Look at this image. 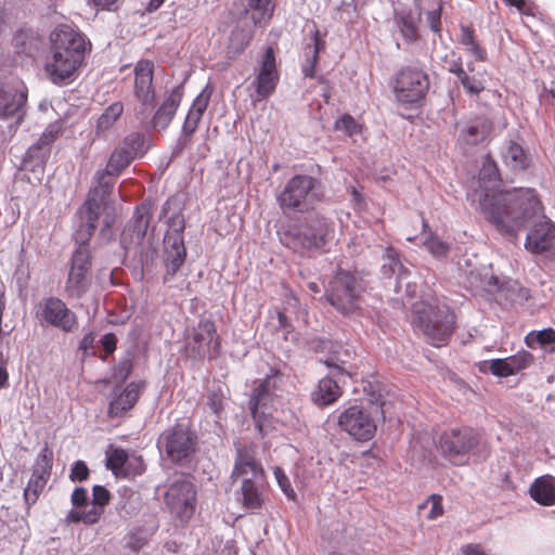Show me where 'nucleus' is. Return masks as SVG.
Instances as JSON below:
<instances>
[{"label":"nucleus","instance_id":"nucleus-1","mask_svg":"<svg viewBox=\"0 0 555 555\" xmlns=\"http://www.w3.org/2000/svg\"><path fill=\"white\" fill-rule=\"evenodd\" d=\"M478 183L482 190L479 197L480 209L486 219L502 233L515 234L542 210V203L535 190H501L500 169L491 153L482 157Z\"/></svg>","mask_w":555,"mask_h":555},{"label":"nucleus","instance_id":"nucleus-2","mask_svg":"<svg viewBox=\"0 0 555 555\" xmlns=\"http://www.w3.org/2000/svg\"><path fill=\"white\" fill-rule=\"evenodd\" d=\"M51 56L44 63L49 80L59 87L72 83L78 76L91 43L69 25H59L50 35Z\"/></svg>","mask_w":555,"mask_h":555},{"label":"nucleus","instance_id":"nucleus-3","mask_svg":"<svg viewBox=\"0 0 555 555\" xmlns=\"http://www.w3.org/2000/svg\"><path fill=\"white\" fill-rule=\"evenodd\" d=\"M333 233V220L314 211L282 228L279 236L283 246L302 258H311L326 251V245Z\"/></svg>","mask_w":555,"mask_h":555},{"label":"nucleus","instance_id":"nucleus-4","mask_svg":"<svg viewBox=\"0 0 555 555\" xmlns=\"http://www.w3.org/2000/svg\"><path fill=\"white\" fill-rule=\"evenodd\" d=\"M410 320L414 332L435 348L447 346L456 327L455 314L447 305L428 300L413 304Z\"/></svg>","mask_w":555,"mask_h":555},{"label":"nucleus","instance_id":"nucleus-5","mask_svg":"<svg viewBox=\"0 0 555 555\" xmlns=\"http://www.w3.org/2000/svg\"><path fill=\"white\" fill-rule=\"evenodd\" d=\"M103 206L96 195V190L88 191L82 204L73 217L72 238L75 245L90 247V241L98 231L99 240L109 242L114 236L113 219L102 218Z\"/></svg>","mask_w":555,"mask_h":555},{"label":"nucleus","instance_id":"nucleus-6","mask_svg":"<svg viewBox=\"0 0 555 555\" xmlns=\"http://www.w3.org/2000/svg\"><path fill=\"white\" fill-rule=\"evenodd\" d=\"M366 291L362 272L338 268L328 283L326 301L344 317H352L360 310V298Z\"/></svg>","mask_w":555,"mask_h":555},{"label":"nucleus","instance_id":"nucleus-7","mask_svg":"<svg viewBox=\"0 0 555 555\" xmlns=\"http://www.w3.org/2000/svg\"><path fill=\"white\" fill-rule=\"evenodd\" d=\"M319 179L310 175H295L276 195V203L283 212H304L319 199Z\"/></svg>","mask_w":555,"mask_h":555},{"label":"nucleus","instance_id":"nucleus-8","mask_svg":"<svg viewBox=\"0 0 555 555\" xmlns=\"http://www.w3.org/2000/svg\"><path fill=\"white\" fill-rule=\"evenodd\" d=\"M480 440L479 431L472 427H452L439 435L437 450L451 464L463 465L479 447Z\"/></svg>","mask_w":555,"mask_h":555},{"label":"nucleus","instance_id":"nucleus-9","mask_svg":"<svg viewBox=\"0 0 555 555\" xmlns=\"http://www.w3.org/2000/svg\"><path fill=\"white\" fill-rule=\"evenodd\" d=\"M429 87V76L424 69L404 66L397 72L392 89L399 104L405 108H420L423 106Z\"/></svg>","mask_w":555,"mask_h":555},{"label":"nucleus","instance_id":"nucleus-10","mask_svg":"<svg viewBox=\"0 0 555 555\" xmlns=\"http://www.w3.org/2000/svg\"><path fill=\"white\" fill-rule=\"evenodd\" d=\"M157 447L173 464L190 462L198 449V436L189 425L177 423L164 430Z\"/></svg>","mask_w":555,"mask_h":555},{"label":"nucleus","instance_id":"nucleus-11","mask_svg":"<svg viewBox=\"0 0 555 555\" xmlns=\"http://www.w3.org/2000/svg\"><path fill=\"white\" fill-rule=\"evenodd\" d=\"M279 371L271 369V373L254 388L249 398L248 408L255 423V428L261 435L267 436L273 428V416L271 409L274 402V389Z\"/></svg>","mask_w":555,"mask_h":555},{"label":"nucleus","instance_id":"nucleus-12","mask_svg":"<svg viewBox=\"0 0 555 555\" xmlns=\"http://www.w3.org/2000/svg\"><path fill=\"white\" fill-rule=\"evenodd\" d=\"M163 496L169 514L180 524H188L197 505L196 486L190 479L179 477L168 483Z\"/></svg>","mask_w":555,"mask_h":555},{"label":"nucleus","instance_id":"nucleus-13","mask_svg":"<svg viewBox=\"0 0 555 555\" xmlns=\"http://www.w3.org/2000/svg\"><path fill=\"white\" fill-rule=\"evenodd\" d=\"M35 318L43 328H55L62 333H74L79 327L78 317L60 297L44 296L35 307Z\"/></svg>","mask_w":555,"mask_h":555},{"label":"nucleus","instance_id":"nucleus-14","mask_svg":"<svg viewBox=\"0 0 555 555\" xmlns=\"http://www.w3.org/2000/svg\"><path fill=\"white\" fill-rule=\"evenodd\" d=\"M92 261L90 247L75 245L64 287L68 298L81 299L89 292L92 284Z\"/></svg>","mask_w":555,"mask_h":555},{"label":"nucleus","instance_id":"nucleus-15","mask_svg":"<svg viewBox=\"0 0 555 555\" xmlns=\"http://www.w3.org/2000/svg\"><path fill=\"white\" fill-rule=\"evenodd\" d=\"M168 227L170 230L164 235L163 253L165 280L173 278L186 258V247L184 245L185 220L183 215H171L168 218Z\"/></svg>","mask_w":555,"mask_h":555},{"label":"nucleus","instance_id":"nucleus-16","mask_svg":"<svg viewBox=\"0 0 555 555\" xmlns=\"http://www.w3.org/2000/svg\"><path fill=\"white\" fill-rule=\"evenodd\" d=\"M337 426L352 440L367 442L372 440L377 430L376 421L371 411L364 405L353 403L339 410Z\"/></svg>","mask_w":555,"mask_h":555},{"label":"nucleus","instance_id":"nucleus-17","mask_svg":"<svg viewBox=\"0 0 555 555\" xmlns=\"http://www.w3.org/2000/svg\"><path fill=\"white\" fill-rule=\"evenodd\" d=\"M152 216V204L147 202L140 203L135 207L131 219L125 225L119 240L120 247L124 249L125 255L132 246L139 249L138 262L142 269L146 262V255L142 244L150 228Z\"/></svg>","mask_w":555,"mask_h":555},{"label":"nucleus","instance_id":"nucleus-18","mask_svg":"<svg viewBox=\"0 0 555 555\" xmlns=\"http://www.w3.org/2000/svg\"><path fill=\"white\" fill-rule=\"evenodd\" d=\"M61 127L54 122L50 124L38 140L31 144L21 162V169L34 173H43L46 164L51 154L52 144L59 138Z\"/></svg>","mask_w":555,"mask_h":555},{"label":"nucleus","instance_id":"nucleus-19","mask_svg":"<svg viewBox=\"0 0 555 555\" xmlns=\"http://www.w3.org/2000/svg\"><path fill=\"white\" fill-rule=\"evenodd\" d=\"M154 62L142 59L137 62L133 68L134 87L133 94L140 103L137 116L141 120L147 117V111L155 106L156 91L153 86Z\"/></svg>","mask_w":555,"mask_h":555},{"label":"nucleus","instance_id":"nucleus-20","mask_svg":"<svg viewBox=\"0 0 555 555\" xmlns=\"http://www.w3.org/2000/svg\"><path fill=\"white\" fill-rule=\"evenodd\" d=\"M191 357L201 361L208 357L209 360L216 359L220 354L221 338L217 334V327L211 319H201L197 331L189 344Z\"/></svg>","mask_w":555,"mask_h":555},{"label":"nucleus","instance_id":"nucleus-21","mask_svg":"<svg viewBox=\"0 0 555 555\" xmlns=\"http://www.w3.org/2000/svg\"><path fill=\"white\" fill-rule=\"evenodd\" d=\"M184 82L172 87L165 95L160 105L155 109L151 119L149 120L147 128L154 131H163L168 128L175 118L177 111L181 104L184 94Z\"/></svg>","mask_w":555,"mask_h":555},{"label":"nucleus","instance_id":"nucleus-22","mask_svg":"<svg viewBox=\"0 0 555 555\" xmlns=\"http://www.w3.org/2000/svg\"><path fill=\"white\" fill-rule=\"evenodd\" d=\"M555 244V222L543 216V220L533 222L527 232L524 246L532 255L550 251Z\"/></svg>","mask_w":555,"mask_h":555},{"label":"nucleus","instance_id":"nucleus-23","mask_svg":"<svg viewBox=\"0 0 555 555\" xmlns=\"http://www.w3.org/2000/svg\"><path fill=\"white\" fill-rule=\"evenodd\" d=\"M111 501V492L105 486L94 485L92 487V499L91 506L85 513H79L78 511H69L66 515L67 524H79L83 522L85 525H94L100 521L102 515L104 514L105 506L108 505Z\"/></svg>","mask_w":555,"mask_h":555},{"label":"nucleus","instance_id":"nucleus-24","mask_svg":"<svg viewBox=\"0 0 555 555\" xmlns=\"http://www.w3.org/2000/svg\"><path fill=\"white\" fill-rule=\"evenodd\" d=\"M409 261L402 259L401 253L392 247L387 246L382 254L380 274L383 279L395 278V291L401 293L402 283L411 276L412 272Z\"/></svg>","mask_w":555,"mask_h":555},{"label":"nucleus","instance_id":"nucleus-25","mask_svg":"<svg viewBox=\"0 0 555 555\" xmlns=\"http://www.w3.org/2000/svg\"><path fill=\"white\" fill-rule=\"evenodd\" d=\"M43 46V37L31 28H20L12 38L14 54L26 63H33Z\"/></svg>","mask_w":555,"mask_h":555},{"label":"nucleus","instance_id":"nucleus-26","mask_svg":"<svg viewBox=\"0 0 555 555\" xmlns=\"http://www.w3.org/2000/svg\"><path fill=\"white\" fill-rule=\"evenodd\" d=\"M264 477H244L236 492V500L246 512L257 514L262 509L264 503L263 488Z\"/></svg>","mask_w":555,"mask_h":555},{"label":"nucleus","instance_id":"nucleus-27","mask_svg":"<svg viewBox=\"0 0 555 555\" xmlns=\"http://www.w3.org/2000/svg\"><path fill=\"white\" fill-rule=\"evenodd\" d=\"M27 102V91L24 86L17 88L15 86L5 85L0 88V118H16L21 121L25 113Z\"/></svg>","mask_w":555,"mask_h":555},{"label":"nucleus","instance_id":"nucleus-28","mask_svg":"<svg viewBox=\"0 0 555 555\" xmlns=\"http://www.w3.org/2000/svg\"><path fill=\"white\" fill-rule=\"evenodd\" d=\"M503 164L514 173H522L532 166V156L528 149L514 140H508L502 152Z\"/></svg>","mask_w":555,"mask_h":555},{"label":"nucleus","instance_id":"nucleus-29","mask_svg":"<svg viewBox=\"0 0 555 555\" xmlns=\"http://www.w3.org/2000/svg\"><path fill=\"white\" fill-rule=\"evenodd\" d=\"M144 382L129 383L115 398H113L107 408V416L111 418L121 417L130 411L138 402Z\"/></svg>","mask_w":555,"mask_h":555},{"label":"nucleus","instance_id":"nucleus-30","mask_svg":"<svg viewBox=\"0 0 555 555\" xmlns=\"http://www.w3.org/2000/svg\"><path fill=\"white\" fill-rule=\"evenodd\" d=\"M493 130V124L487 117H477L460 130L457 141L461 146H477L486 141Z\"/></svg>","mask_w":555,"mask_h":555},{"label":"nucleus","instance_id":"nucleus-31","mask_svg":"<svg viewBox=\"0 0 555 555\" xmlns=\"http://www.w3.org/2000/svg\"><path fill=\"white\" fill-rule=\"evenodd\" d=\"M529 495L539 505H555V477L543 475L535 478L529 488Z\"/></svg>","mask_w":555,"mask_h":555},{"label":"nucleus","instance_id":"nucleus-32","mask_svg":"<svg viewBox=\"0 0 555 555\" xmlns=\"http://www.w3.org/2000/svg\"><path fill=\"white\" fill-rule=\"evenodd\" d=\"M250 473V477H264V470L260 463L256 461L250 450L245 447H237L235 453L232 476L243 477Z\"/></svg>","mask_w":555,"mask_h":555},{"label":"nucleus","instance_id":"nucleus-33","mask_svg":"<svg viewBox=\"0 0 555 555\" xmlns=\"http://www.w3.org/2000/svg\"><path fill=\"white\" fill-rule=\"evenodd\" d=\"M340 396V386L330 377H323L311 392V400L318 406H327L333 404Z\"/></svg>","mask_w":555,"mask_h":555},{"label":"nucleus","instance_id":"nucleus-34","mask_svg":"<svg viewBox=\"0 0 555 555\" xmlns=\"http://www.w3.org/2000/svg\"><path fill=\"white\" fill-rule=\"evenodd\" d=\"M393 23L406 43H414L418 39V27L411 9L396 12Z\"/></svg>","mask_w":555,"mask_h":555},{"label":"nucleus","instance_id":"nucleus-35","mask_svg":"<svg viewBox=\"0 0 555 555\" xmlns=\"http://www.w3.org/2000/svg\"><path fill=\"white\" fill-rule=\"evenodd\" d=\"M459 43L465 47L476 61L485 62L488 59L487 50L476 40L473 27L463 24L460 26Z\"/></svg>","mask_w":555,"mask_h":555},{"label":"nucleus","instance_id":"nucleus-36","mask_svg":"<svg viewBox=\"0 0 555 555\" xmlns=\"http://www.w3.org/2000/svg\"><path fill=\"white\" fill-rule=\"evenodd\" d=\"M48 480L49 479L31 474L27 486L23 491V500L26 505L25 516L22 518L23 520H25V517L29 516L30 507L38 501L39 495L43 491Z\"/></svg>","mask_w":555,"mask_h":555},{"label":"nucleus","instance_id":"nucleus-37","mask_svg":"<svg viewBox=\"0 0 555 555\" xmlns=\"http://www.w3.org/2000/svg\"><path fill=\"white\" fill-rule=\"evenodd\" d=\"M344 542V526L338 521L331 524L321 534L322 550H343Z\"/></svg>","mask_w":555,"mask_h":555},{"label":"nucleus","instance_id":"nucleus-38","mask_svg":"<svg viewBox=\"0 0 555 555\" xmlns=\"http://www.w3.org/2000/svg\"><path fill=\"white\" fill-rule=\"evenodd\" d=\"M54 452L48 442L40 449L33 466L34 475L49 479L52 473Z\"/></svg>","mask_w":555,"mask_h":555},{"label":"nucleus","instance_id":"nucleus-39","mask_svg":"<svg viewBox=\"0 0 555 555\" xmlns=\"http://www.w3.org/2000/svg\"><path fill=\"white\" fill-rule=\"evenodd\" d=\"M106 467L115 476H122L124 472L129 468L130 455L128 451L122 448H112L106 451Z\"/></svg>","mask_w":555,"mask_h":555},{"label":"nucleus","instance_id":"nucleus-40","mask_svg":"<svg viewBox=\"0 0 555 555\" xmlns=\"http://www.w3.org/2000/svg\"><path fill=\"white\" fill-rule=\"evenodd\" d=\"M115 175H113L107 167L95 171L93 177L95 184L91 186L89 191H92L94 189L96 190V195L100 199V204H103L106 196L111 194L115 184Z\"/></svg>","mask_w":555,"mask_h":555},{"label":"nucleus","instance_id":"nucleus-41","mask_svg":"<svg viewBox=\"0 0 555 555\" xmlns=\"http://www.w3.org/2000/svg\"><path fill=\"white\" fill-rule=\"evenodd\" d=\"M426 230H428V234L423 244L427 250L437 259L447 257L451 248L450 244L442 241L438 234L431 232L429 224L423 219V231L425 232Z\"/></svg>","mask_w":555,"mask_h":555},{"label":"nucleus","instance_id":"nucleus-42","mask_svg":"<svg viewBox=\"0 0 555 555\" xmlns=\"http://www.w3.org/2000/svg\"><path fill=\"white\" fill-rule=\"evenodd\" d=\"M124 113V104L120 101L109 104L99 116L95 125L96 133L109 130Z\"/></svg>","mask_w":555,"mask_h":555},{"label":"nucleus","instance_id":"nucleus-43","mask_svg":"<svg viewBox=\"0 0 555 555\" xmlns=\"http://www.w3.org/2000/svg\"><path fill=\"white\" fill-rule=\"evenodd\" d=\"M118 146L121 147L127 155L132 158V160L144 156L147 151L145 146V137L140 132L129 133L122 139Z\"/></svg>","mask_w":555,"mask_h":555},{"label":"nucleus","instance_id":"nucleus-44","mask_svg":"<svg viewBox=\"0 0 555 555\" xmlns=\"http://www.w3.org/2000/svg\"><path fill=\"white\" fill-rule=\"evenodd\" d=\"M116 509L121 518H131L140 512V500L133 491L125 489L120 492V499Z\"/></svg>","mask_w":555,"mask_h":555},{"label":"nucleus","instance_id":"nucleus-45","mask_svg":"<svg viewBox=\"0 0 555 555\" xmlns=\"http://www.w3.org/2000/svg\"><path fill=\"white\" fill-rule=\"evenodd\" d=\"M384 391L385 387L379 382H363V393L366 397L367 402L371 405H374L376 408V413H379L383 417L384 416V405H385V399H384Z\"/></svg>","mask_w":555,"mask_h":555},{"label":"nucleus","instance_id":"nucleus-46","mask_svg":"<svg viewBox=\"0 0 555 555\" xmlns=\"http://www.w3.org/2000/svg\"><path fill=\"white\" fill-rule=\"evenodd\" d=\"M273 0H247L248 8L254 10L256 14L253 15L254 23L261 24L269 22L274 13Z\"/></svg>","mask_w":555,"mask_h":555},{"label":"nucleus","instance_id":"nucleus-47","mask_svg":"<svg viewBox=\"0 0 555 555\" xmlns=\"http://www.w3.org/2000/svg\"><path fill=\"white\" fill-rule=\"evenodd\" d=\"M279 79V73H258L256 77V93L260 98H268L275 90Z\"/></svg>","mask_w":555,"mask_h":555},{"label":"nucleus","instance_id":"nucleus-48","mask_svg":"<svg viewBox=\"0 0 555 555\" xmlns=\"http://www.w3.org/2000/svg\"><path fill=\"white\" fill-rule=\"evenodd\" d=\"M132 162V158L121 147L117 146L111 153L106 167L115 177H118Z\"/></svg>","mask_w":555,"mask_h":555},{"label":"nucleus","instance_id":"nucleus-49","mask_svg":"<svg viewBox=\"0 0 555 555\" xmlns=\"http://www.w3.org/2000/svg\"><path fill=\"white\" fill-rule=\"evenodd\" d=\"M509 301H516L518 299H528L529 289L521 286L516 280L506 278L500 293Z\"/></svg>","mask_w":555,"mask_h":555},{"label":"nucleus","instance_id":"nucleus-50","mask_svg":"<svg viewBox=\"0 0 555 555\" xmlns=\"http://www.w3.org/2000/svg\"><path fill=\"white\" fill-rule=\"evenodd\" d=\"M334 129L344 132L348 137H353L361 132L362 126L357 122L352 115L345 113L334 121Z\"/></svg>","mask_w":555,"mask_h":555},{"label":"nucleus","instance_id":"nucleus-51","mask_svg":"<svg viewBox=\"0 0 555 555\" xmlns=\"http://www.w3.org/2000/svg\"><path fill=\"white\" fill-rule=\"evenodd\" d=\"M133 370V361L128 353L126 357L119 359L118 363L112 369V379L116 384H124Z\"/></svg>","mask_w":555,"mask_h":555},{"label":"nucleus","instance_id":"nucleus-52","mask_svg":"<svg viewBox=\"0 0 555 555\" xmlns=\"http://www.w3.org/2000/svg\"><path fill=\"white\" fill-rule=\"evenodd\" d=\"M533 356L527 350H520L513 356L506 357L505 360L508 362V367L513 375L527 369L533 362Z\"/></svg>","mask_w":555,"mask_h":555},{"label":"nucleus","instance_id":"nucleus-53","mask_svg":"<svg viewBox=\"0 0 555 555\" xmlns=\"http://www.w3.org/2000/svg\"><path fill=\"white\" fill-rule=\"evenodd\" d=\"M211 96V90L206 86L193 100L188 114L202 119Z\"/></svg>","mask_w":555,"mask_h":555},{"label":"nucleus","instance_id":"nucleus-54","mask_svg":"<svg viewBox=\"0 0 555 555\" xmlns=\"http://www.w3.org/2000/svg\"><path fill=\"white\" fill-rule=\"evenodd\" d=\"M273 474H274V477H275L279 488L281 489L283 494L286 496V499L288 501L296 502L297 493L293 489L291 480H289L288 476L285 474L284 469L280 466H275L273 468Z\"/></svg>","mask_w":555,"mask_h":555},{"label":"nucleus","instance_id":"nucleus-55","mask_svg":"<svg viewBox=\"0 0 555 555\" xmlns=\"http://www.w3.org/2000/svg\"><path fill=\"white\" fill-rule=\"evenodd\" d=\"M457 79L465 92L469 95H479L485 90L483 81L476 76L468 75L466 69L457 77Z\"/></svg>","mask_w":555,"mask_h":555},{"label":"nucleus","instance_id":"nucleus-56","mask_svg":"<svg viewBox=\"0 0 555 555\" xmlns=\"http://www.w3.org/2000/svg\"><path fill=\"white\" fill-rule=\"evenodd\" d=\"M70 502L73 505L70 511H78L79 513H85V511H88L91 506V500L88 490L81 486H78L74 489L70 495Z\"/></svg>","mask_w":555,"mask_h":555},{"label":"nucleus","instance_id":"nucleus-57","mask_svg":"<svg viewBox=\"0 0 555 555\" xmlns=\"http://www.w3.org/2000/svg\"><path fill=\"white\" fill-rule=\"evenodd\" d=\"M323 363L328 369V374L325 377H330L336 382V384H345L347 379L351 377L350 373L344 367V365L338 364L333 358L325 359Z\"/></svg>","mask_w":555,"mask_h":555},{"label":"nucleus","instance_id":"nucleus-58","mask_svg":"<svg viewBox=\"0 0 555 555\" xmlns=\"http://www.w3.org/2000/svg\"><path fill=\"white\" fill-rule=\"evenodd\" d=\"M319 55L314 49L304 47L305 62L301 64V72L305 77H315V67L320 60Z\"/></svg>","mask_w":555,"mask_h":555},{"label":"nucleus","instance_id":"nucleus-59","mask_svg":"<svg viewBox=\"0 0 555 555\" xmlns=\"http://www.w3.org/2000/svg\"><path fill=\"white\" fill-rule=\"evenodd\" d=\"M90 477V469L83 460H77L70 465L69 479L73 482H83Z\"/></svg>","mask_w":555,"mask_h":555},{"label":"nucleus","instance_id":"nucleus-60","mask_svg":"<svg viewBox=\"0 0 555 555\" xmlns=\"http://www.w3.org/2000/svg\"><path fill=\"white\" fill-rule=\"evenodd\" d=\"M206 404L212 414L216 416L220 415V413L223 411V393L220 388L217 390H210L207 393Z\"/></svg>","mask_w":555,"mask_h":555},{"label":"nucleus","instance_id":"nucleus-61","mask_svg":"<svg viewBox=\"0 0 555 555\" xmlns=\"http://www.w3.org/2000/svg\"><path fill=\"white\" fill-rule=\"evenodd\" d=\"M258 73H279L276 69L275 52L272 47H267L264 50Z\"/></svg>","mask_w":555,"mask_h":555},{"label":"nucleus","instance_id":"nucleus-62","mask_svg":"<svg viewBox=\"0 0 555 555\" xmlns=\"http://www.w3.org/2000/svg\"><path fill=\"white\" fill-rule=\"evenodd\" d=\"M94 341L95 334L93 332L90 331L83 334L78 343V350L81 351L83 358L96 356V352L94 351Z\"/></svg>","mask_w":555,"mask_h":555},{"label":"nucleus","instance_id":"nucleus-63","mask_svg":"<svg viewBox=\"0 0 555 555\" xmlns=\"http://www.w3.org/2000/svg\"><path fill=\"white\" fill-rule=\"evenodd\" d=\"M489 364V371L494 376L507 377L513 375L508 367V362H506L505 358L491 359Z\"/></svg>","mask_w":555,"mask_h":555},{"label":"nucleus","instance_id":"nucleus-64","mask_svg":"<svg viewBox=\"0 0 555 555\" xmlns=\"http://www.w3.org/2000/svg\"><path fill=\"white\" fill-rule=\"evenodd\" d=\"M192 143H193L192 137L180 133L179 137L177 138L175 144L171 147V154H170V158L167 163V166L169 165V163L172 159L179 157L184 152L185 149L191 146Z\"/></svg>","mask_w":555,"mask_h":555}]
</instances>
